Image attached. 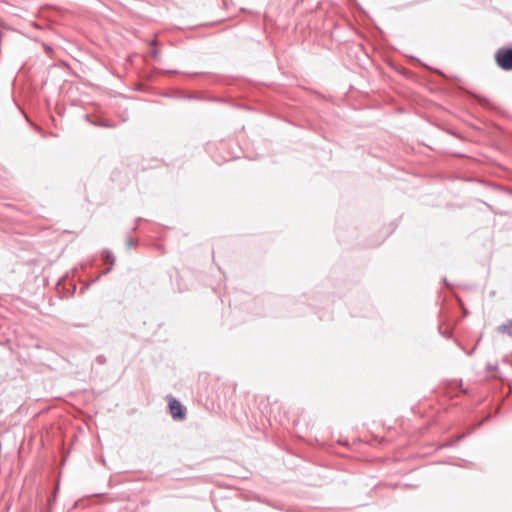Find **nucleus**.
Returning a JSON list of instances; mask_svg holds the SVG:
<instances>
[{"label": "nucleus", "instance_id": "f257e3e1", "mask_svg": "<svg viewBox=\"0 0 512 512\" xmlns=\"http://www.w3.org/2000/svg\"><path fill=\"white\" fill-rule=\"evenodd\" d=\"M495 61L497 65L506 71L512 70V48H500L495 53Z\"/></svg>", "mask_w": 512, "mask_h": 512}, {"label": "nucleus", "instance_id": "f03ea898", "mask_svg": "<svg viewBox=\"0 0 512 512\" xmlns=\"http://www.w3.org/2000/svg\"><path fill=\"white\" fill-rule=\"evenodd\" d=\"M169 409L174 419L181 420L186 415V408L176 399L169 401Z\"/></svg>", "mask_w": 512, "mask_h": 512}, {"label": "nucleus", "instance_id": "7ed1b4c3", "mask_svg": "<svg viewBox=\"0 0 512 512\" xmlns=\"http://www.w3.org/2000/svg\"><path fill=\"white\" fill-rule=\"evenodd\" d=\"M102 258L108 262L110 264V266L104 270L100 275H98L94 281H97L101 275H105L107 273H109L111 271V267L114 265L115 263V257L113 256V254L108 251V250H105L103 253H102Z\"/></svg>", "mask_w": 512, "mask_h": 512}, {"label": "nucleus", "instance_id": "20e7f679", "mask_svg": "<svg viewBox=\"0 0 512 512\" xmlns=\"http://www.w3.org/2000/svg\"><path fill=\"white\" fill-rule=\"evenodd\" d=\"M475 98L479 102V104H481L482 106L487 107V108H493V105L488 98H486L484 96H480V95H476Z\"/></svg>", "mask_w": 512, "mask_h": 512}, {"label": "nucleus", "instance_id": "39448f33", "mask_svg": "<svg viewBox=\"0 0 512 512\" xmlns=\"http://www.w3.org/2000/svg\"><path fill=\"white\" fill-rule=\"evenodd\" d=\"M500 330L503 332V333H506L507 335H509L511 338H512V320L511 321H508L507 323L503 324L501 327H500Z\"/></svg>", "mask_w": 512, "mask_h": 512}, {"label": "nucleus", "instance_id": "423d86ee", "mask_svg": "<svg viewBox=\"0 0 512 512\" xmlns=\"http://www.w3.org/2000/svg\"><path fill=\"white\" fill-rule=\"evenodd\" d=\"M96 362L99 364V365H103L106 363V357L104 355H98L96 357Z\"/></svg>", "mask_w": 512, "mask_h": 512}, {"label": "nucleus", "instance_id": "0eeeda50", "mask_svg": "<svg viewBox=\"0 0 512 512\" xmlns=\"http://www.w3.org/2000/svg\"><path fill=\"white\" fill-rule=\"evenodd\" d=\"M126 245L129 248H132V247H134L136 245V241L133 238H128L127 241H126Z\"/></svg>", "mask_w": 512, "mask_h": 512}, {"label": "nucleus", "instance_id": "6e6552de", "mask_svg": "<svg viewBox=\"0 0 512 512\" xmlns=\"http://www.w3.org/2000/svg\"><path fill=\"white\" fill-rule=\"evenodd\" d=\"M44 48H45V50H46L47 52H50V51L52 50V49H51V47H49V46H47V45H44Z\"/></svg>", "mask_w": 512, "mask_h": 512}]
</instances>
